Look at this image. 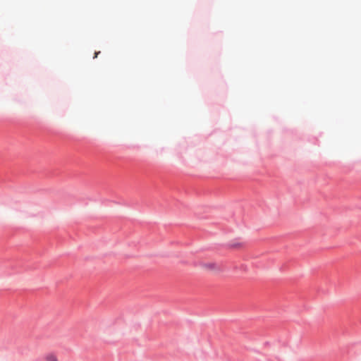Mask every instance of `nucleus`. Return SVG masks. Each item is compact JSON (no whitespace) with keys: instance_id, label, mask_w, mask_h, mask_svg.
I'll use <instances>...</instances> for the list:
<instances>
[{"instance_id":"nucleus-1","label":"nucleus","mask_w":361,"mask_h":361,"mask_svg":"<svg viewBox=\"0 0 361 361\" xmlns=\"http://www.w3.org/2000/svg\"><path fill=\"white\" fill-rule=\"evenodd\" d=\"M46 361H59L57 357L54 355H49L46 357Z\"/></svg>"},{"instance_id":"nucleus-2","label":"nucleus","mask_w":361,"mask_h":361,"mask_svg":"<svg viewBox=\"0 0 361 361\" xmlns=\"http://www.w3.org/2000/svg\"><path fill=\"white\" fill-rule=\"evenodd\" d=\"M233 247H244L246 246L245 243L244 242H237L234 243L231 245Z\"/></svg>"},{"instance_id":"nucleus-3","label":"nucleus","mask_w":361,"mask_h":361,"mask_svg":"<svg viewBox=\"0 0 361 361\" xmlns=\"http://www.w3.org/2000/svg\"><path fill=\"white\" fill-rule=\"evenodd\" d=\"M100 51L95 52L94 58H97Z\"/></svg>"}]
</instances>
